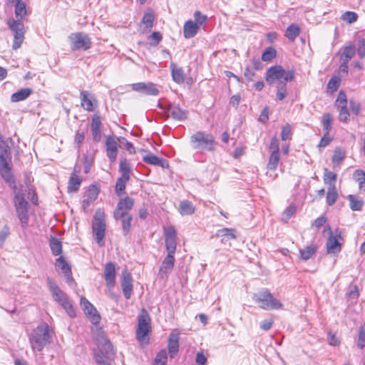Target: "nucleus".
<instances>
[{"instance_id":"f257e3e1","label":"nucleus","mask_w":365,"mask_h":365,"mask_svg":"<svg viewBox=\"0 0 365 365\" xmlns=\"http://www.w3.org/2000/svg\"><path fill=\"white\" fill-rule=\"evenodd\" d=\"M51 336L47 324H41L34 329L30 336L29 341L34 351H41L49 343Z\"/></svg>"},{"instance_id":"f03ea898","label":"nucleus","mask_w":365,"mask_h":365,"mask_svg":"<svg viewBox=\"0 0 365 365\" xmlns=\"http://www.w3.org/2000/svg\"><path fill=\"white\" fill-rule=\"evenodd\" d=\"M98 349L94 354V359L98 365H110V361L114 360L115 353L110 341L102 337L97 342Z\"/></svg>"},{"instance_id":"7ed1b4c3","label":"nucleus","mask_w":365,"mask_h":365,"mask_svg":"<svg viewBox=\"0 0 365 365\" xmlns=\"http://www.w3.org/2000/svg\"><path fill=\"white\" fill-rule=\"evenodd\" d=\"M48 289L55 302L60 304L71 317L76 316L73 306L67 298L66 294L59 288L56 283L50 277L46 279Z\"/></svg>"},{"instance_id":"20e7f679","label":"nucleus","mask_w":365,"mask_h":365,"mask_svg":"<svg viewBox=\"0 0 365 365\" xmlns=\"http://www.w3.org/2000/svg\"><path fill=\"white\" fill-rule=\"evenodd\" d=\"M190 143L192 148L207 151H214L217 145L214 136L203 131L193 134L190 138Z\"/></svg>"},{"instance_id":"39448f33","label":"nucleus","mask_w":365,"mask_h":365,"mask_svg":"<svg viewBox=\"0 0 365 365\" xmlns=\"http://www.w3.org/2000/svg\"><path fill=\"white\" fill-rule=\"evenodd\" d=\"M106 215L104 210L101 208L96 211L92 222V230L95 240L100 247L104 245L103 239L106 233Z\"/></svg>"},{"instance_id":"423d86ee","label":"nucleus","mask_w":365,"mask_h":365,"mask_svg":"<svg viewBox=\"0 0 365 365\" xmlns=\"http://www.w3.org/2000/svg\"><path fill=\"white\" fill-rule=\"evenodd\" d=\"M294 78L293 71H285L280 66L270 67L267 72L266 80L269 84L275 82L277 83H285Z\"/></svg>"},{"instance_id":"0eeeda50","label":"nucleus","mask_w":365,"mask_h":365,"mask_svg":"<svg viewBox=\"0 0 365 365\" xmlns=\"http://www.w3.org/2000/svg\"><path fill=\"white\" fill-rule=\"evenodd\" d=\"M253 300L263 309H279L282 304L277 300L268 290L262 291L253 296Z\"/></svg>"},{"instance_id":"6e6552de","label":"nucleus","mask_w":365,"mask_h":365,"mask_svg":"<svg viewBox=\"0 0 365 365\" xmlns=\"http://www.w3.org/2000/svg\"><path fill=\"white\" fill-rule=\"evenodd\" d=\"M150 331V318L148 312L143 309L138 316V329L136 331V337L142 344L148 343L147 336Z\"/></svg>"},{"instance_id":"1a4fd4ad","label":"nucleus","mask_w":365,"mask_h":365,"mask_svg":"<svg viewBox=\"0 0 365 365\" xmlns=\"http://www.w3.org/2000/svg\"><path fill=\"white\" fill-rule=\"evenodd\" d=\"M8 27L14 33V42L12 48L14 50L20 48L21 43L24 39V25L20 20H16L13 18H10L7 21Z\"/></svg>"},{"instance_id":"9d476101","label":"nucleus","mask_w":365,"mask_h":365,"mask_svg":"<svg viewBox=\"0 0 365 365\" xmlns=\"http://www.w3.org/2000/svg\"><path fill=\"white\" fill-rule=\"evenodd\" d=\"M68 39L71 43V48L73 51H86L91 47L92 42L88 35L83 32L72 33L69 35Z\"/></svg>"},{"instance_id":"9b49d317","label":"nucleus","mask_w":365,"mask_h":365,"mask_svg":"<svg viewBox=\"0 0 365 365\" xmlns=\"http://www.w3.org/2000/svg\"><path fill=\"white\" fill-rule=\"evenodd\" d=\"M14 203L18 214L19 218L21 221V226L25 227L28 225V202L25 200L22 195L16 194L14 198Z\"/></svg>"},{"instance_id":"f8f14e48","label":"nucleus","mask_w":365,"mask_h":365,"mask_svg":"<svg viewBox=\"0 0 365 365\" xmlns=\"http://www.w3.org/2000/svg\"><path fill=\"white\" fill-rule=\"evenodd\" d=\"M329 231V237L327 242V250L329 254L339 253L341 249V245L339 240L341 239V232L336 230L335 235H332L331 227L329 225H327L324 227V232Z\"/></svg>"},{"instance_id":"ddd939ff","label":"nucleus","mask_w":365,"mask_h":365,"mask_svg":"<svg viewBox=\"0 0 365 365\" xmlns=\"http://www.w3.org/2000/svg\"><path fill=\"white\" fill-rule=\"evenodd\" d=\"M134 205V200L130 197H125L120 200L113 213V217L116 220H120L125 215H130L129 211Z\"/></svg>"},{"instance_id":"4468645a","label":"nucleus","mask_w":365,"mask_h":365,"mask_svg":"<svg viewBox=\"0 0 365 365\" xmlns=\"http://www.w3.org/2000/svg\"><path fill=\"white\" fill-rule=\"evenodd\" d=\"M165 249L168 254L175 255L177 247V232L174 227H164Z\"/></svg>"},{"instance_id":"2eb2a0df","label":"nucleus","mask_w":365,"mask_h":365,"mask_svg":"<svg viewBox=\"0 0 365 365\" xmlns=\"http://www.w3.org/2000/svg\"><path fill=\"white\" fill-rule=\"evenodd\" d=\"M11 162V149L0 151V173L6 180L11 178V168L9 164Z\"/></svg>"},{"instance_id":"dca6fc26","label":"nucleus","mask_w":365,"mask_h":365,"mask_svg":"<svg viewBox=\"0 0 365 365\" xmlns=\"http://www.w3.org/2000/svg\"><path fill=\"white\" fill-rule=\"evenodd\" d=\"M81 306L82 307L85 314L89 317L91 322L96 324L100 321V315L98 314L96 308L85 297L81 298Z\"/></svg>"},{"instance_id":"f3484780","label":"nucleus","mask_w":365,"mask_h":365,"mask_svg":"<svg viewBox=\"0 0 365 365\" xmlns=\"http://www.w3.org/2000/svg\"><path fill=\"white\" fill-rule=\"evenodd\" d=\"M132 89L140 93L149 96H157L158 89L152 83H136L132 84Z\"/></svg>"},{"instance_id":"a211bd4d","label":"nucleus","mask_w":365,"mask_h":365,"mask_svg":"<svg viewBox=\"0 0 365 365\" xmlns=\"http://www.w3.org/2000/svg\"><path fill=\"white\" fill-rule=\"evenodd\" d=\"M121 287L125 297L130 299L133 291L132 277L126 269L122 272Z\"/></svg>"},{"instance_id":"6ab92c4d","label":"nucleus","mask_w":365,"mask_h":365,"mask_svg":"<svg viewBox=\"0 0 365 365\" xmlns=\"http://www.w3.org/2000/svg\"><path fill=\"white\" fill-rule=\"evenodd\" d=\"M175 255L168 254L163 259L159 269V275L163 278L170 273L175 264Z\"/></svg>"},{"instance_id":"aec40b11","label":"nucleus","mask_w":365,"mask_h":365,"mask_svg":"<svg viewBox=\"0 0 365 365\" xmlns=\"http://www.w3.org/2000/svg\"><path fill=\"white\" fill-rule=\"evenodd\" d=\"M166 110L168 114L175 120H183L187 117V111L182 110L178 104L170 103L168 105Z\"/></svg>"},{"instance_id":"412c9836","label":"nucleus","mask_w":365,"mask_h":365,"mask_svg":"<svg viewBox=\"0 0 365 365\" xmlns=\"http://www.w3.org/2000/svg\"><path fill=\"white\" fill-rule=\"evenodd\" d=\"M106 144L107 156L111 162H114L118 155V143L113 137L108 136L106 138Z\"/></svg>"},{"instance_id":"4be33fe9","label":"nucleus","mask_w":365,"mask_h":365,"mask_svg":"<svg viewBox=\"0 0 365 365\" xmlns=\"http://www.w3.org/2000/svg\"><path fill=\"white\" fill-rule=\"evenodd\" d=\"M98 193L99 190L96 186L91 185L89 187L82 202V206L84 210L97 199Z\"/></svg>"},{"instance_id":"5701e85b","label":"nucleus","mask_w":365,"mask_h":365,"mask_svg":"<svg viewBox=\"0 0 365 365\" xmlns=\"http://www.w3.org/2000/svg\"><path fill=\"white\" fill-rule=\"evenodd\" d=\"M104 277L107 286L113 287L115 280V268L113 263L108 262L106 264Z\"/></svg>"},{"instance_id":"b1692460","label":"nucleus","mask_w":365,"mask_h":365,"mask_svg":"<svg viewBox=\"0 0 365 365\" xmlns=\"http://www.w3.org/2000/svg\"><path fill=\"white\" fill-rule=\"evenodd\" d=\"M81 106L87 111L93 110V96L88 91H82L80 93Z\"/></svg>"},{"instance_id":"393cba45","label":"nucleus","mask_w":365,"mask_h":365,"mask_svg":"<svg viewBox=\"0 0 365 365\" xmlns=\"http://www.w3.org/2000/svg\"><path fill=\"white\" fill-rule=\"evenodd\" d=\"M55 265L56 269L61 270V272L64 274L65 277H66L67 282L69 283L73 280L71 268L62 257H60L56 259Z\"/></svg>"},{"instance_id":"a878e982","label":"nucleus","mask_w":365,"mask_h":365,"mask_svg":"<svg viewBox=\"0 0 365 365\" xmlns=\"http://www.w3.org/2000/svg\"><path fill=\"white\" fill-rule=\"evenodd\" d=\"M200 27L192 20L187 21L183 26V34L185 38L194 37L198 32Z\"/></svg>"},{"instance_id":"bb28decb","label":"nucleus","mask_w":365,"mask_h":365,"mask_svg":"<svg viewBox=\"0 0 365 365\" xmlns=\"http://www.w3.org/2000/svg\"><path fill=\"white\" fill-rule=\"evenodd\" d=\"M143 160L150 165H158L162 168H167L168 167V163L167 160L160 158L158 156L149 153L145 156L143 157Z\"/></svg>"},{"instance_id":"cd10ccee","label":"nucleus","mask_w":365,"mask_h":365,"mask_svg":"<svg viewBox=\"0 0 365 365\" xmlns=\"http://www.w3.org/2000/svg\"><path fill=\"white\" fill-rule=\"evenodd\" d=\"M79 172H80V168H78L77 170L76 168H75L74 173L71 174V175L69 178L68 185V191L69 192H76L78 190V189L80 187V185L81 183V180L76 174V173H79Z\"/></svg>"},{"instance_id":"c85d7f7f","label":"nucleus","mask_w":365,"mask_h":365,"mask_svg":"<svg viewBox=\"0 0 365 365\" xmlns=\"http://www.w3.org/2000/svg\"><path fill=\"white\" fill-rule=\"evenodd\" d=\"M101 121L100 117L95 115L92 118L91 131L93 138L96 142H99L101 139Z\"/></svg>"},{"instance_id":"c756f323","label":"nucleus","mask_w":365,"mask_h":365,"mask_svg":"<svg viewBox=\"0 0 365 365\" xmlns=\"http://www.w3.org/2000/svg\"><path fill=\"white\" fill-rule=\"evenodd\" d=\"M179 350V337L176 334H170L168 340V351L171 358H173Z\"/></svg>"},{"instance_id":"7c9ffc66","label":"nucleus","mask_w":365,"mask_h":365,"mask_svg":"<svg viewBox=\"0 0 365 365\" xmlns=\"http://www.w3.org/2000/svg\"><path fill=\"white\" fill-rule=\"evenodd\" d=\"M32 93V89L29 88H22L13 93L11 96V102H19L26 100Z\"/></svg>"},{"instance_id":"2f4dec72","label":"nucleus","mask_w":365,"mask_h":365,"mask_svg":"<svg viewBox=\"0 0 365 365\" xmlns=\"http://www.w3.org/2000/svg\"><path fill=\"white\" fill-rule=\"evenodd\" d=\"M217 237H220L221 241L224 243L236 238L235 230L229 228H222L217 230Z\"/></svg>"},{"instance_id":"473e14b6","label":"nucleus","mask_w":365,"mask_h":365,"mask_svg":"<svg viewBox=\"0 0 365 365\" xmlns=\"http://www.w3.org/2000/svg\"><path fill=\"white\" fill-rule=\"evenodd\" d=\"M171 71L173 79L177 83H182L185 79V73L180 67H178L175 63H171Z\"/></svg>"},{"instance_id":"72a5a7b5","label":"nucleus","mask_w":365,"mask_h":365,"mask_svg":"<svg viewBox=\"0 0 365 365\" xmlns=\"http://www.w3.org/2000/svg\"><path fill=\"white\" fill-rule=\"evenodd\" d=\"M355 46L351 43H349L344 47L341 58L342 61H349L355 55Z\"/></svg>"},{"instance_id":"f704fd0d","label":"nucleus","mask_w":365,"mask_h":365,"mask_svg":"<svg viewBox=\"0 0 365 365\" xmlns=\"http://www.w3.org/2000/svg\"><path fill=\"white\" fill-rule=\"evenodd\" d=\"M195 211V207L188 200H182L180 203L179 206V212L182 215H188L194 213Z\"/></svg>"},{"instance_id":"c9c22d12","label":"nucleus","mask_w":365,"mask_h":365,"mask_svg":"<svg viewBox=\"0 0 365 365\" xmlns=\"http://www.w3.org/2000/svg\"><path fill=\"white\" fill-rule=\"evenodd\" d=\"M348 200L349 201L350 208L354 211H359L364 205L362 199L354 195H349Z\"/></svg>"},{"instance_id":"e433bc0d","label":"nucleus","mask_w":365,"mask_h":365,"mask_svg":"<svg viewBox=\"0 0 365 365\" xmlns=\"http://www.w3.org/2000/svg\"><path fill=\"white\" fill-rule=\"evenodd\" d=\"M300 33L299 27L294 24L289 25L285 31V36L291 41H294Z\"/></svg>"},{"instance_id":"4c0bfd02","label":"nucleus","mask_w":365,"mask_h":365,"mask_svg":"<svg viewBox=\"0 0 365 365\" xmlns=\"http://www.w3.org/2000/svg\"><path fill=\"white\" fill-rule=\"evenodd\" d=\"M338 197V193L336 191V185H331L329 186L327 193V203L329 205H333L336 201Z\"/></svg>"},{"instance_id":"58836bf2","label":"nucleus","mask_w":365,"mask_h":365,"mask_svg":"<svg viewBox=\"0 0 365 365\" xmlns=\"http://www.w3.org/2000/svg\"><path fill=\"white\" fill-rule=\"evenodd\" d=\"M15 15L17 18L16 20H20L22 21V19L26 16L27 11L26 8V4L24 2H17L15 3Z\"/></svg>"},{"instance_id":"ea45409f","label":"nucleus","mask_w":365,"mask_h":365,"mask_svg":"<svg viewBox=\"0 0 365 365\" xmlns=\"http://www.w3.org/2000/svg\"><path fill=\"white\" fill-rule=\"evenodd\" d=\"M317 251V247L314 245H309L304 249L300 250V258L302 260H308Z\"/></svg>"},{"instance_id":"a19ab883","label":"nucleus","mask_w":365,"mask_h":365,"mask_svg":"<svg viewBox=\"0 0 365 365\" xmlns=\"http://www.w3.org/2000/svg\"><path fill=\"white\" fill-rule=\"evenodd\" d=\"M50 247L53 255L57 256L61 254L62 245L61 242L57 238L53 237H51Z\"/></svg>"},{"instance_id":"79ce46f5","label":"nucleus","mask_w":365,"mask_h":365,"mask_svg":"<svg viewBox=\"0 0 365 365\" xmlns=\"http://www.w3.org/2000/svg\"><path fill=\"white\" fill-rule=\"evenodd\" d=\"M332 125V116L330 113H327L323 115L322 117V126L326 135H329L330 130H331Z\"/></svg>"},{"instance_id":"37998d69","label":"nucleus","mask_w":365,"mask_h":365,"mask_svg":"<svg viewBox=\"0 0 365 365\" xmlns=\"http://www.w3.org/2000/svg\"><path fill=\"white\" fill-rule=\"evenodd\" d=\"M353 176L354 179L359 183V189L365 191V172L362 170H356Z\"/></svg>"},{"instance_id":"c03bdc74","label":"nucleus","mask_w":365,"mask_h":365,"mask_svg":"<svg viewBox=\"0 0 365 365\" xmlns=\"http://www.w3.org/2000/svg\"><path fill=\"white\" fill-rule=\"evenodd\" d=\"M130 163L126 159L121 160L119 165V171L121 173V176L130 178Z\"/></svg>"},{"instance_id":"a18cd8bd","label":"nucleus","mask_w":365,"mask_h":365,"mask_svg":"<svg viewBox=\"0 0 365 365\" xmlns=\"http://www.w3.org/2000/svg\"><path fill=\"white\" fill-rule=\"evenodd\" d=\"M323 180L324 182L327 185H329V186L335 185L336 180V175L334 173L328 170L327 168H324Z\"/></svg>"},{"instance_id":"49530a36","label":"nucleus","mask_w":365,"mask_h":365,"mask_svg":"<svg viewBox=\"0 0 365 365\" xmlns=\"http://www.w3.org/2000/svg\"><path fill=\"white\" fill-rule=\"evenodd\" d=\"M279 161V153H271L267 165V170H276Z\"/></svg>"},{"instance_id":"de8ad7c7","label":"nucleus","mask_w":365,"mask_h":365,"mask_svg":"<svg viewBox=\"0 0 365 365\" xmlns=\"http://www.w3.org/2000/svg\"><path fill=\"white\" fill-rule=\"evenodd\" d=\"M130 178L120 176L115 183V193L117 195L120 196L122 194V192L125 190L127 182Z\"/></svg>"},{"instance_id":"09e8293b","label":"nucleus","mask_w":365,"mask_h":365,"mask_svg":"<svg viewBox=\"0 0 365 365\" xmlns=\"http://www.w3.org/2000/svg\"><path fill=\"white\" fill-rule=\"evenodd\" d=\"M168 354L164 349L160 351L154 361V365H167Z\"/></svg>"},{"instance_id":"8fccbe9b","label":"nucleus","mask_w":365,"mask_h":365,"mask_svg":"<svg viewBox=\"0 0 365 365\" xmlns=\"http://www.w3.org/2000/svg\"><path fill=\"white\" fill-rule=\"evenodd\" d=\"M122 222V228L124 235H127L130 232L132 216L130 215H125V217H121Z\"/></svg>"},{"instance_id":"3c124183","label":"nucleus","mask_w":365,"mask_h":365,"mask_svg":"<svg viewBox=\"0 0 365 365\" xmlns=\"http://www.w3.org/2000/svg\"><path fill=\"white\" fill-rule=\"evenodd\" d=\"M276 56V50L272 47H269L262 53V60L264 61H271Z\"/></svg>"},{"instance_id":"603ef678","label":"nucleus","mask_w":365,"mask_h":365,"mask_svg":"<svg viewBox=\"0 0 365 365\" xmlns=\"http://www.w3.org/2000/svg\"><path fill=\"white\" fill-rule=\"evenodd\" d=\"M339 110V120L343 123H348L349 120V112L347 108V106H343L342 107L338 108Z\"/></svg>"},{"instance_id":"864d4df0","label":"nucleus","mask_w":365,"mask_h":365,"mask_svg":"<svg viewBox=\"0 0 365 365\" xmlns=\"http://www.w3.org/2000/svg\"><path fill=\"white\" fill-rule=\"evenodd\" d=\"M287 95V91L285 83H277V98L282 101Z\"/></svg>"},{"instance_id":"5fc2aeb1","label":"nucleus","mask_w":365,"mask_h":365,"mask_svg":"<svg viewBox=\"0 0 365 365\" xmlns=\"http://www.w3.org/2000/svg\"><path fill=\"white\" fill-rule=\"evenodd\" d=\"M345 158V153L340 148H336L332 157V162L334 165H339Z\"/></svg>"},{"instance_id":"6e6d98bb","label":"nucleus","mask_w":365,"mask_h":365,"mask_svg":"<svg viewBox=\"0 0 365 365\" xmlns=\"http://www.w3.org/2000/svg\"><path fill=\"white\" fill-rule=\"evenodd\" d=\"M341 79L339 77H332L327 83V88L331 91V92L336 91L340 86Z\"/></svg>"},{"instance_id":"4d7b16f0","label":"nucleus","mask_w":365,"mask_h":365,"mask_svg":"<svg viewBox=\"0 0 365 365\" xmlns=\"http://www.w3.org/2000/svg\"><path fill=\"white\" fill-rule=\"evenodd\" d=\"M357 346L360 349L365 347V327L361 326L359 329Z\"/></svg>"},{"instance_id":"13d9d810","label":"nucleus","mask_w":365,"mask_h":365,"mask_svg":"<svg viewBox=\"0 0 365 365\" xmlns=\"http://www.w3.org/2000/svg\"><path fill=\"white\" fill-rule=\"evenodd\" d=\"M162 38H163L162 35L160 32H158V31L153 32L152 34L148 38V39L150 41H153L149 42L150 45L153 46H156L157 45H158L160 41L162 40Z\"/></svg>"},{"instance_id":"bf43d9fd","label":"nucleus","mask_w":365,"mask_h":365,"mask_svg":"<svg viewBox=\"0 0 365 365\" xmlns=\"http://www.w3.org/2000/svg\"><path fill=\"white\" fill-rule=\"evenodd\" d=\"M335 104L337 108L347 106L346 95L344 91H341L339 93Z\"/></svg>"},{"instance_id":"052dcab7","label":"nucleus","mask_w":365,"mask_h":365,"mask_svg":"<svg viewBox=\"0 0 365 365\" xmlns=\"http://www.w3.org/2000/svg\"><path fill=\"white\" fill-rule=\"evenodd\" d=\"M357 14L353 11H346L341 16L344 21L349 24L354 23L357 20Z\"/></svg>"},{"instance_id":"680f3d73","label":"nucleus","mask_w":365,"mask_h":365,"mask_svg":"<svg viewBox=\"0 0 365 365\" xmlns=\"http://www.w3.org/2000/svg\"><path fill=\"white\" fill-rule=\"evenodd\" d=\"M271 153H279V142L276 136L272 137L269 146Z\"/></svg>"},{"instance_id":"e2e57ef3","label":"nucleus","mask_w":365,"mask_h":365,"mask_svg":"<svg viewBox=\"0 0 365 365\" xmlns=\"http://www.w3.org/2000/svg\"><path fill=\"white\" fill-rule=\"evenodd\" d=\"M194 18L195 20V24H198V26H202L207 19V16L206 15L202 14L200 11H196L194 13Z\"/></svg>"},{"instance_id":"0e129e2a","label":"nucleus","mask_w":365,"mask_h":365,"mask_svg":"<svg viewBox=\"0 0 365 365\" xmlns=\"http://www.w3.org/2000/svg\"><path fill=\"white\" fill-rule=\"evenodd\" d=\"M357 54L360 58L365 57V38H361L359 40Z\"/></svg>"},{"instance_id":"69168bd1","label":"nucleus","mask_w":365,"mask_h":365,"mask_svg":"<svg viewBox=\"0 0 365 365\" xmlns=\"http://www.w3.org/2000/svg\"><path fill=\"white\" fill-rule=\"evenodd\" d=\"M154 21V16L151 13H146L144 14L142 22L146 24L148 28H151L153 26V22Z\"/></svg>"},{"instance_id":"338daca9","label":"nucleus","mask_w":365,"mask_h":365,"mask_svg":"<svg viewBox=\"0 0 365 365\" xmlns=\"http://www.w3.org/2000/svg\"><path fill=\"white\" fill-rule=\"evenodd\" d=\"M292 133V128L289 124L284 125L281 132V138L282 140H286L289 138Z\"/></svg>"},{"instance_id":"774afa93","label":"nucleus","mask_w":365,"mask_h":365,"mask_svg":"<svg viewBox=\"0 0 365 365\" xmlns=\"http://www.w3.org/2000/svg\"><path fill=\"white\" fill-rule=\"evenodd\" d=\"M349 108L356 115H359L360 109H361V105L359 102L355 101L354 100L349 101Z\"/></svg>"}]
</instances>
